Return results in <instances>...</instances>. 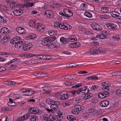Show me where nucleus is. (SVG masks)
Instances as JSON below:
<instances>
[{
    "instance_id": "1a4fd4ad",
    "label": "nucleus",
    "mask_w": 121,
    "mask_h": 121,
    "mask_svg": "<svg viewBox=\"0 0 121 121\" xmlns=\"http://www.w3.org/2000/svg\"><path fill=\"white\" fill-rule=\"evenodd\" d=\"M9 30L7 27H4L1 29L0 32L1 34L3 35L6 34L9 32Z\"/></svg>"
},
{
    "instance_id": "b1692460",
    "label": "nucleus",
    "mask_w": 121,
    "mask_h": 121,
    "mask_svg": "<svg viewBox=\"0 0 121 121\" xmlns=\"http://www.w3.org/2000/svg\"><path fill=\"white\" fill-rule=\"evenodd\" d=\"M35 76H37L38 77H43V76L44 77V76L43 74H45L44 73L40 72H39L37 73H35Z\"/></svg>"
},
{
    "instance_id": "4c0bfd02",
    "label": "nucleus",
    "mask_w": 121,
    "mask_h": 121,
    "mask_svg": "<svg viewBox=\"0 0 121 121\" xmlns=\"http://www.w3.org/2000/svg\"><path fill=\"white\" fill-rule=\"evenodd\" d=\"M102 89L104 91L107 92L109 90V88L108 86H107L106 87H103L102 88Z\"/></svg>"
},
{
    "instance_id": "bb28decb",
    "label": "nucleus",
    "mask_w": 121,
    "mask_h": 121,
    "mask_svg": "<svg viewBox=\"0 0 121 121\" xmlns=\"http://www.w3.org/2000/svg\"><path fill=\"white\" fill-rule=\"evenodd\" d=\"M54 101V100L49 99H48L46 100V102L49 104H52V103H53Z\"/></svg>"
},
{
    "instance_id": "69168bd1",
    "label": "nucleus",
    "mask_w": 121,
    "mask_h": 121,
    "mask_svg": "<svg viewBox=\"0 0 121 121\" xmlns=\"http://www.w3.org/2000/svg\"><path fill=\"white\" fill-rule=\"evenodd\" d=\"M99 43L98 42H92V44L94 45H98Z\"/></svg>"
},
{
    "instance_id": "680f3d73",
    "label": "nucleus",
    "mask_w": 121,
    "mask_h": 121,
    "mask_svg": "<svg viewBox=\"0 0 121 121\" xmlns=\"http://www.w3.org/2000/svg\"><path fill=\"white\" fill-rule=\"evenodd\" d=\"M70 82H66L65 83V85L67 86H69L70 85Z\"/></svg>"
},
{
    "instance_id": "cd10ccee",
    "label": "nucleus",
    "mask_w": 121,
    "mask_h": 121,
    "mask_svg": "<svg viewBox=\"0 0 121 121\" xmlns=\"http://www.w3.org/2000/svg\"><path fill=\"white\" fill-rule=\"evenodd\" d=\"M58 107V106L57 105L53 103L50 106V107L52 109H56Z\"/></svg>"
},
{
    "instance_id": "c756f323",
    "label": "nucleus",
    "mask_w": 121,
    "mask_h": 121,
    "mask_svg": "<svg viewBox=\"0 0 121 121\" xmlns=\"http://www.w3.org/2000/svg\"><path fill=\"white\" fill-rule=\"evenodd\" d=\"M98 88V86L95 85H94L92 86L90 88V90L91 91H94L96 90Z\"/></svg>"
},
{
    "instance_id": "c03bdc74",
    "label": "nucleus",
    "mask_w": 121,
    "mask_h": 121,
    "mask_svg": "<svg viewBox=\"0 0 121 121\" xmlns=\"http://www.w3.org/2000/svg\"><path fill=\"white\" fill-rule=\"evenodd\" d=\"M76 38L75 37H71L70 38H69V40L70 41L71 40V42L75 41H76L77 40V39H76Z\"/></svg>"
},
{
    "instance_id": "09e8293b",
    "label": "nucleus",
    "mask_w": 121,
    "mask_h": 121,
    "mask_svg": "<svg viewBox=\"0 0 121 121\" xmlns=\"http://www.w3.org/2000/svg\"><path fill=\"white\" fill-rule=\"evenodd\" d=\"M72 113L74 114H78V112L77 111V110L76 109H74L73 110L72 112Z\"/></svg>"
},
{
    "instance_id": "6e6d98bb",
    "label": "nucleus",
    "mask_w": 121,
    "mask_h": 121,
    "mask_svg": "<svg viewBox=\"0 0 121 121\" xmlns=\"http://www.w3.org/2000/svg\"><path fill=\"white\" fill-rule=\"evenodd\" d=\"M12 60L13 63L15 61L19 62L20 61L19 59L17 58H15V59H14Z\"/></svg>"
},
{
    "instance_id": "5701e85b",
    "label": "nucleus",
    "mask_w": 121,
    "mask_h": 121,
    "mask_svg": "<svg viewBox=\"0 0 121 121\" xmlns=\"http://www.w3.org/2000/svg\"><path fill=\"white\" fill-rule=\"evenodd\" d=\"M112 75L113 76H121V71H118L113 72L111 73Z\"/></svg>"
},
{
    "instance_id": "f704fd0d",
    "label": "nucleus",
    "mask_w": 121,
    "mask_h": 121,
    "mask_svg": "<svg viewBox=\"0 0 121 121\" xmlns=\"http://www.w3.org/2000/svg\"><path fill=\"white\" fill-rule=\"evenodd\" d=\"M82 86V84L81 83H79L78 84L76 85L75 86H73L72 87V88H74V90H75L76 89V88H79L80 86Z\"/></svg>"
},
{
    "instance_id": "f3484780",
    "label": "nucleus",
    "mask_w": 121,
    "mask_h": 121,
    "mask_svg": "<svg viewBox=\"0 0 121 121\" xmlns=\"http://www.w3.org/2000/svg\"><path fill=\"white\" fill-rule=\"evenodd\" d=\"M88 53H90V54L91 55H95L98 53V52L95 51L94 48H92L89 50Z\"/></svg>"
},
{
    "instance_id": "c9c22d12",
    "label": "nucleus",
    "mask_w": 121,
    "mask_h": 121,
    "mask_svg": "<svg viewBox=\"0 0 121 121\" xmlns=\"http://www.w3.org/2000/svg\"><path fill=\"white\" fill-rule=\"evenodd\" d=\"M110 14L112 17H117L119 16V15H117L116 13L114 12L111 13Z\"/></svg>"
},
{
    "instance_id": "49530a36",
    "label": "nucleus",
    "mask_w": 121,
    "mask_h": 121,
    "mask_svg": "<svg viewBox=\"0 0 121 121\" xmlns=\"http://www.w3.org/2000/svg\"><path fill=\"white\" fill-rule=\"evenodd\" d=\"M89 93H88L87 94H86L84 97L83 98V99H88V98H90V97H89Z\"/></svg>"
},
{
    "instance_id": "bf43d9fd",
    "label": "nucleus",
    "mask_w": 121,
    "mask_h": 121,
    "mask_svg": "<svg viewBox=\"0 0 121 121\" xmlns=\"http://www.w3.org/2000/svg\"><path fill=\"white\" fill-rule=\"evenodd\" d=\"M43 119L47 121L49 119L48 117H47V116L44 115L43 116Z\"/></svg>"
},
{
    "instance_id": "7ed1b4c3",
    "label": "nucleus",
    "mask_w": 121,
    "mask_h": 121,
    "mask_svg": "<svg viewBox=\"0 0 121 121\" xmlns=\"http://www.w3.org/2000/svg\"><path fill=\"white\" fill-rule=\"evenodd\" d=\"M28 112L31 113V114H35L39 113V110L37 108L33 107L32 108H30L28 110Z\"/></svg>"
},
{
    "instance_id": "423d86ee",
    "label": "nucleus",
    "mask_w": 121,
    "mask_h": 121,
    "mask_svg": "<svg viewBox=\"0 0 121 121\" xmlns=\"http://www.w3.org/2000/svg\"><path fill=\"white\" fill-rule=\"evenodd\" d=\"M60 40V43L63 44L68 43L70 41L69 39L68 38H65L63 37H61Z\"/></svg>"
},
{
    "instance_id": "f8f14e48",
    "label": "nucleus",
    "mask_w": 121,
    "mask_h": 121,
    "mask_svg": "<svg viewBox=\"0 0 121 121\" xmlns=\"http://www.w3.org/2000/svg\"><path fill=\"white\" fill-rule=\"evenodd\" d=\"M10 6L12 9L17 8L19 6H20V4L16 2L12 1L10 2Z\"/></svg>"
},
{
    "instance_id": "0eeeda50",
    "label": "nucleus",
    "mask_w": 121,
    "mask_h": 121,
    "mask_svg": "<svg viewBox=\"0 0 121 121\" xmlns=\"http://www.w3.org/2000/svg\"><path fill=\"white\" fill-rule=\"evenodd\" d=\"M106 26L108 28L113 30H116L117 29L116 28L117 26L116 24L113 23H108L107 24Z\"/></svg>"
},
{
    "instance_id": "774afa93",
    "label": "nucleus",
    "mask_w": 121,
    "mask_h": 121,
    "mask_svg": "<svg viewBox=\"0 0 121 121\" xmlns=\"http://www.w3.org/2000/svg\"><path fill=\"white\" fill-rule=\"evenodd\" d=\"M18 121H22L24 120L22 116L19 117L18 119Z\"/></svg>"
},
{
    "instance_id": "603ef678",
    "label": "nucleus",
    "mask_w": 121,
    "mask_h": 121,
    "mask_svg": "<svg viewBox=\"0 0 121 121\" xmlns=\"http://www.w3.org/2000/svg\"><path fill=\"white\" fill-rule=\"evenodd\" d=\"M6 69L5 67H0V72L5 71L6 70Z\"/></svg>"
},
{
    "instance_id": "9d476101",
    "label": "nucleus",
    "mask_w": 121,
    "mask_h": 121,
    "mask_svg": "<svg viewBox=\"0 0 121 121\" xmlns=\"http://www.w3.org/2000/svg\"><path fill=\"white\" fill-rule=\"evenodd\" d=\"M109 104V101L107 100H105L101 102L100 104V106L103 107H107Z\"/></svg>"
},
{
    "instance_id": "6e6552de",
    "label": "nucleus",
    "mask_w": 121,
    "mask_h": 121,
    "mask_svg": "<svg viewBox=\"0 0 121 121\" xmlns=\"http://www.w3.org/2000/svg\"><path fill=\"white\" fill-rule=\"evenodd\" d=\"M17 43L15 45L16 48H19L22 47L23 44L25 43V42L24 41H17Z\"/></svg>"
},
{
    "instance_id": "393cba45",
    "label": "nucleus",
    "mask_w": 121,
    "mask_h": 121,
    "mask_svg": "<svg viewBox=\"0 0 121 121\" xmlns=\"http://www.w3.org/2000/svg\"><path fill=\"white\" fill-rule=\"evenodd\" d=\"M84 14L85 16L89 18L91 17L92 16V14L90 13L87 12H85L84 13Z\"/></svg>"
},
{
    "instance_id": "2eb2a0df",
    "label": "nucleus",
    "mask_w": 121,
    "mask_h": 121,
    "mask_svg": "<svg viewBox=\"0 0 121 121\" xmlns=\"http://www.w3.org/2000/svg\"><path fill=\"white\" fill-rule=\"evenodd\" d=\"M69 95L68 94H63L60 95V98L62 100H64L67 99L68 98Z\"/></svg>"
},
{
    "instance_id": "58836bf2",
    "label": "nucleus",
    "mask_w": 121,
    "mask_h": 121,
    "mask_svg": "<svg viewBox=\"0 0 121 121\" xmlns=\"http://www.w3.org/2000/svg\"><path fill=\"white\" fill-rule=\"evenodd\" d=\"M116 94L117 95L120 96L121 95V90L118 89L116 91Z\"/></svg>"
},
{
    "instance_id": "f257e3e1",
    "label": "nucleus",
    "mask_w": 121,
    "mask_h": 121,
    "mask_svg": "<svg viewBox=\"0 0 121 121\" xmlns=\"http://www.w3.org/2000/svg\"><path fill=\"white\" fill-rule=\"evenodd\" d=\"M56 39L54 36L52 37H48L44 38L42 41V44L45 46H49L53 44V41L55 40Z\"/></svg>"
},
{
    "instance_id": "dca6fc26",
    "label": "nucleus",
    "mask_w": 121,
    "mask_h": 121,
    "mask_svg": "<svg viewBox=\"0 0 121 121\" xmlns=\"http://www.w3.org/2000/svg\"><path fill=\"white\" fill-rule=\"evenodd\" d=\"M22 93H26L27 94H26V95L29 96L31 95L32 94H34V92L31 90H28L23 91Z\"/></svg>"
},
{
    "instance_id": "a211bd4d",
    "label": "nucleus",
    "mask_w": 121,
    "mask_h": 121,
    "mask_svg": "<svg viewBox=\"0 0 121 121\" xmlns=\"http://www.w3.org/2000/svg\"><path fill=\"white\" fill-rule=\"evenodd\" d=\"M59 27L62 29L67 30L68 29V26L65 25L64 23L61 24L60 23Z\"/></svg>"
},
{
    "instance_id": "a878e982",
    "label": "nucleus",
    "mask_w": 121,
    "mask_h": 121,
    "mask_svg": "<svg viewBox=\"0 0 121 121\" xmlns=\"http://www.w3.org/2000/svg\"><path fill=\"white\" fill-rule=\"evenodd\" d=\"M70 10L67 9H63V12L65 15V17H66L67 16L68 14V13H69V12Z\"/></svg>"
},
{
    "instance_id": "39448f33",
    "label": "nucleus",
    "mask_w": 121,
    "mask_h": 121,
    "mask_svg": "<svg viewBox=\"0 0 121 121\" xmlns=\"http://www.w3.org/2000/svg\"><path fill=\"white\" fill-rule=\"evenodd\" d=\"M92 28L96 30H101L102 28L100 25L96 24H91V25Z\"/></svg>"
},
{
    "instance_id": "3c124183",
    "label": "nucleus",
    "mask_w": 121,
    "mask_h": 121,
    "mask_svg": "<svg viewBox=\"0 0 121 121\" xmlns=\"http://www.w3.org/2000/svg\"><path fill=\"white\" fill-rule=\"evenodd\" d=\"M104 97L105 98L106 97H108L109 95V93L107 92H103Z\"/></svg>"
},
{
    "instance_id": "7c9ffc66",
    "label": "nucleus",
    "mask_w": 121,
    "mask_h": 121,
    "mask_svg": "<svg viewBox=\"0 0 121 121\" xmlns=\"http://www.w3.org/2000/svg\"><path fill=\"white\" fill-rule=\"evenodd\" d=\"M0 21L3 23H5L6 22V20L5 18L0 16Z\"/></svg>"
},
{
    "instance_id": "de8ad7c7",
    "label": "nucleus",
    "mask_w": 121,
    "mask_h": 121,
    "mask_svg": "<svg viewBox=\"0 0 121 121\" xmlns=\"http://www.w3.org/2000/svg\"><path fill=\"white\" fill-rule=\"evenodd\" d=\"M112 39H114L116 40L119 41L120 39V38L117 36H113L112 37Z\"/></svg>"
},
{
    "instance_id": "338daca9",
    "label": "nucleus",
    "mask_w": 121,
    "mask_h": 121,
    "mask_svg": "<svg viewBox=\"0 0 121 121\" xmlns=\"http://www.w3.org/2000/svg\"><path fill=\"white\" fill-rule=\"evenodd\" d=\"M118 5H121V0H119L117 2Z\"/></svg>"
},
{
    "instance_id": "8fccbe9b",
    "label": "nucleus",
    "mask_w": 121,
    "mask_h": 121,
    "mask_svg": "<svg viewBox=\"0 0 121 121\" xmlns=\"http://www.w3.org/2000/svg\"><path fill=\"white\" fill-rule=\"evenodd\" d=\"M102 86L104 87H106L107 86H108V84L106 83L105 82H103L101 84Z\"/></svg>"
},
{
    "instance_id": "6ab92c4d",
    "label": "nucleus",
    "mask_w": 121,
    "mask_h": 121,
    "mask_svg": "<svg viewBox=\"0 0 121 121\" xmlns=\"http://www.w3.org/2000/svg\"><path fill=\"white\" fill-rule=\"evenodd\" d=\"M10 40V37L8 35H6L4 36L2 39V41H4V42H6L7 41Z\"/></svg>"
},
{
    "instance_id": "c85d7f7f",
    "label": "nucleus",
    "mask_w": 121,
    "mask_h": 121,
    "mask_svg": "<svg viewBox=\"0 0 121 121\" xmlns=\"http://www.w3.org/2000/svg\"><path fill=\"white\" fill-rule=\"evenodd\" d=\"M108 9L107 7H103L101 9V11L102 12L104 13H107L108 11Z\"/></svg>"
},
{
    "instance_id": "473e14b6",
    "label": "nucleus",
    "mask_w": 121,
    "mask_h": 121,
    "mask_svg": "<svg viewBox=\"0 0 121 121\" xmlns=\"http://www.w3.org/2000/svg\"><path fill=\"white\" fill-rule=\"evenodd\" d=\"M103 92L99 93L98 95V98L100 99H103L104 98V96Z\"/></svg>"
},
{
    "instance_id": "a19ab883",
    "label": "nucleus",
    "mask_w": 121,
    "mask_h": 121,
    "mask_svg": "<svg viewBox=\"0 0 121 121\" xmlns=\"http://www.w3.org/2000/svg\"><path fill=\"white\" fill-rule=\"evenodd\" d=\"M36 119V117L35 116H33L30 119V121H35Z\"/></svg>"
},
{
    "instance_id": "864d4df0",
    "label": "nucleus",
    "mask_w": 121,
    "mask_h": 121,
    "mask_svg": "<svg viewBox=\"0 0 121 121\" xmlns=\"http://www.w3.org/2000/svg\"><path fill=\"white\" fill-rule=\"evenodd\" d=\"M37 24V28L38 29V30L39 31H41V30L40 29L41 27L40 26L39 24V23H38Z\"/></svg>"
},
{
    "instance_id": "a18cd8bd",
    "label": "nucleus",
    "mask_w": 121,
    "mask_h": 121,
    "mask_svg": "<svg viewBox=\"0 0 121 121\" xmlns=\"http://www.w3.org/2000/svg\"><path fill=\"white\" fill-rule=\"evenodd\" d=\"M75 108L77 110V111L78 113L79 112V111H81V109H80L79 108V105H77V106L75 105V106H74Z\"/></svg>"
},
{
    "instance_id": "e2e57ef3",
    "label": "nucleus",
    "mask_w": 121,
    "mask_h": 121,
    "mask_svg": "<svg viewBox=\"0 0 121 121\" xmlns=\"http://www.w3.org/2000/svg\"><path fill=\"white\" fill-rule=\"evenodd\" d=\"M2 109L3 110L5 111H7L9 110V108H8L5 107L3 108H2Z\"/></svg>"
},
{
    "instance_id": "20e7f679",
    "label": "nucleus",
    "mask_w": 121,
    "mask_h": 121,
    "mask_svg": "<svg viewBox=\"0 0 121 121\" xmlns=\"http://www.w3.org/2000/svg\"><path fill=\"white\" fill-rule=\"evenodd\" d=\"M16 31L20 34H24L26 33V30L24 28L22 27H18L16 29Z\"/></svg>"
},
{
    "instance_id": "052dcab7",
    "label": "nucleus",
    "mask_w": 121,
    "mask_h": 121,
    "mask_svg": "<svg viewBox=\"0 0 121 121\" xmlns=\"http://www.w3.org/2000/svg\"><path fill=\"white\" fill-rule=\"evenodd\" d=\"M89 113H86L84 114V118H86L87 117L89 116Z\"/></svg>"
},
{
    "instance_id": "13d9d810",
    "label": "nucleus",
    "mask_w": 121,
    "mask_h": 121,
    "mask_svg": "<svg viewBox=\"0 0 121 121\" xmlns=\"http://www.w3.org/2000/svg\"><path fill=\"white\" fill-rule=\"evenodd\" d=\"M62 53H64L65 54H66L67 55H70L71 54V53L70 52H68L66 51H64L63 52H62Z\"/></svg>"
},
{
    "instance_id": "4d7b16f0",
    "label": "nucleus",
    "mask_w": 121,
    "mask_h": 121,
    "mask_svg": "<svg viewBox=\"0 0 121 121\" xmlns=\"http://www.w3.org/2000/svg\"><path fill=\"white\" fill-rule=\"evenodd\" d=\"M53 103L57 105H60V101H54Z\"/></svg>"
},
{
    "instance_id": "37998d69",
    "label": "nucleus",
    "mask_w": 121,
    "mask_h": 121,
    "mask_svg": "<svg viewBox=\"0 0 121 121\" xmlns=\"http://www.w3.org/2000/svg\"><path fill=\"white\" fill-rule=\"evenodd\" d=\"M69 13H68V14L67 16L66 17L69 18L70 17L72 16L73 15V13L72 12V11L70 10L69 12Z\"/></svg>"
},
{
    "instance_id": "79ce46f5",
    "label": "nucleus",
    "mask_w": 121,
    "mask_h": 121,
    "mask_svg": "<svg viewBox=\"0 0 121 121\" xmlns=\"http://www.w3.org/2000/svg\"><path fill=\"white\" fill-rule=\"evenodd\" d=\"M60 22H57L55 23L54 24V27H59Z\"/></svg>"
},
{
    "instance_id": "412c9836",
    "label": "nucleus",
    "mask_w": 121,
    "mask_h": 121,
    "mask_svg": "<svg viewBox=\"0 0 121 121\" xmlns=\"http://www.w3.org/2000/svg\"><path fill=\"white\" fill-rule=\"evenodd\" d=\"M25 5L26 8H28L32 7L34 5V4L32 2H27L25 4Z\"/></svg>"
},
{
    "instance_id": "5fc2aeb1",
    "label": "nucleus",
    "mask_w": 121,
    "mask_h": 121,
    "mask_svg": "<svg viewBox=\"0 0 121 121\" xmlns=\"http://www.w3.org/2000/svg\"><path fill=\"white\" fill-rule=\"evenodd\" d=\"M83 90V89L82 88L78 90L76 92V93L77 94H78L80 93Z\"/></svg>"
},
{
    "instance_id": "4468645a",
    "label": "nucleus",
    "mask_w": 121,
    "mask_h": 121,
    "mask_svg": "<svg viewBox=\"0 0 121 121\" xmlns=\"http://www.w3.org/2000/svg\"><path fill=\"white\" fill-rule=\"evenodd\" d=\"M43 88V90L44 91L43 93L44 94H48L50 93V89H49L48 87H47L46 86H45Z\"/></svg>"
},
{
    "instance_id": "4be33fe9",
    "label": "nucleus",
    "mask_w": 121,
    "mask_h": 121,
    "mask_svg": "<svg viewBox=\"0 0 121 121\" xmlns=\"http://www.w3.org/2000/svg\"><path fill=\"white\" fill-rule=\"evenodd\" d=\"M57 32L56 31L52 30L48 32L49 35L51 36L55 35H56Z\"/></svg>"
},
{
    "instance_id": "e433bc0d",
    "label": "nucleus",
    "mask_w": 121,
    "mask_h": 121,
    "mask_svg": "<svg viewBox=\"0 0 121 121\" xmlns=\"http://www.w3.org/2000/svg\"><path fill=\"white\" fill-rule=\"evenodd\" d=\"M100 39H104L105 38L107 37V36L106 35L104 34V33H102V34H101Z\"/></svg>"
},
{
    "instance_id": "72a5a7b5",
    "label": "nucleus",
    "mask_w": 121,
    "mask_h": 121,
    "mask_svg": "<svg viewBox=\"0 0 121 121\" xmlns=\"http://www.w3.org/2000/svg\"><path fill=\"white\" fill-rule=\"evenodd\" d=\"M36 37V36L35 35L33 34L32 35H29L28 36V37L29 39H34Z\"/></svg>"
},
{
    "instance_id": "ddd939ff",
    "label": "nucleus",
    "mask_w": 121,
    "mask_h": 121,
    "mask_svg": "<svg viewBox=\"0 0 121 121\" xmlns=\"http://www.w3.org/2000/svg\"><path fill=\"white\" fill-rule=\"evenodd\" d=\"M48 56H48L44 55H36L35 56V57L37 58L42 60L47 59H48L47 58Z\"/></svg>"
},
{
    "instance_id": "aec40b11",
    "label": "nucleus",
    "mask_w": 121,
    "mask_h": 121,
    "mask_svg": "<svg viewBox=\"0 0 121 121\" xmlns=\"http://www.w3.org/2000/svg\"><path fill=\"white\" fill-rule=\"evenodd\" d=\"M4 83L6 85H15V82L13 81L10 82V81H7L4 82Z\"/></svg>"
},
{
    "instance_id": "0e129e2a",
    "label": "nucleus",
    "mask_w": 121,
    "mask_h": 121,
    "mask_svg": "<svg viewBox=\"0 0 121 121\" xmlns=\"http://www.w3.org/2000/svg\"><path fill=\"white\" fill-rule=\"evenodd\" d=\"M17 41L16 42V40H13V41L11 40L10 41V43L12 44H14V43H15L16 44V43H17Z\"/></svg>"
},
{
    "instance_id": "f03ea898",
    "label": "nucleus",
    "mask_w": 121,
    "mask_h": 121,
    "mask_svg": "<svg viewBox=\"0 0 121 121\" xmlns=\"http://www.w3.org/2000/svg\"><path fill=\"white\" fill-rule=\"evenodd\" d=\"M45 14L47 17L51 18L53 16L54 12L51 10H47L45 12Z\"/></svg>"
},
{
    "instance_id": "ea45409f",
    "label": "nucleus",
    "mask_w": 121,
    "mask_h": 121,
    "mask_svg": "<svg viewBox=\"0 0 121 121\" xmlns=\"http://www.w3.org/2000/svg\"><path fill=\"white\" fill-rule=\"evenodd\" d=\"M28 45L27 44L24 46L23 47V50L24 51H26L30 49V47H29V48H27V47H28Z\"/></svg>"
},
{
    "instance_id": "2f4dec72",
    "label": "nucleus",
    "mask_w": 121,
    "mask_h": 121,
    "mask_svg": "<svg viewBox=\"0 0 121 121\" xmlns=\"http://www.w3.org/2000/svg\"><path fill=\"white\" fill-rule=\"evenodd\" d=\"M96 110L94 108H90L88 110V111L89 113H92L95 112Z\"/></svg>"
},
{
    "instance_id": "9b49d317",
    "label": "nucleus",
    "mask_w": 121,
    "mask_h": 121,
    "mask_svg": "<svg viewBox=\"0 0 121 121\" xmlns=\"http://www.w3.org/2000/svg\"><path fill=\"white\" fill-rule=\"evenodd\" d=\"M14 14L17 16L21 15L23 13V11L22 10H16L13 12Z\"/></svg>"
}]
</instances>
